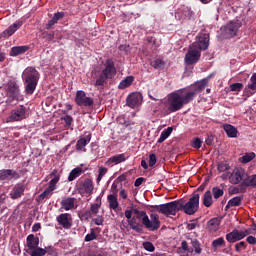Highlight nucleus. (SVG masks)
<instances>
[{
	"label": "nucleus",
	"instance_id": "79ce46f5",
	"mask_svg": "<svg viewBox=\"0 0 256 256\" xmlns=\"http://www.w3.org/2000/svg\"><path fill=\"white\" fill-rule=\"evenodd\" d=\"M213 249H217V247H225V238L219 237L212 241Z\"/></svg>",
	"mask_w": 256,
	"mask_h": 256
},
{
	"label": "nucleus",
	"instance_id": "c03bdc74",
	"mask_svg": "<svg viewBox=\"0 0 256 256\" xmlns=\"http://www.w3.org/2000/svg\"><path fill=\"white\" fill-rule=\"evenodd\" d=\"M234 233L236 235V242L241 241V239H245V237H247V235H249V231H247V230L239 231L237 229H234Z\"/></svg>",
	"mask_w": 256,
	"mask_h": 256
},
{
	"label": "nucleus",
	"instance_id": "4c0bfd02",
	"mask_svg": "<svg viewBox=\"0 0 256 256\" xmlns=\"http://www.w3.org/2000/svg\"><path fill=\"white\" fill-rule=\"evenodd\" d=\"M171 133H173V127H168L167 129L163 130L157 143H163L166 139L169 138V135H171Z\"/></svg>",
	"mask_w": 256,
	"mask_h": 256
},
{
	"label": "nucleus",
	"instance_id": "ea45409f",
	"mask_svg": "<svg viewBox=\"0 0 256 256\" xmlns=\"http://www.w3.org/2000/svg\"><path fill=\"white\" fill-rule=\"evenodd\" d=\"M256 154L255 152H250V153H245L241 158L240 161L244 164L246 163H251V161H253V159H255Z\"/></svg>",
	"mask_w": 256,
	"mask_h": 256
},
{
	"label": "nucleus",
	"instance_id": "f257e3e1",
	"mask_svg": "<svg viewBox=\"0 0 256 256\" xmlns=\"http://www.w3.org/2000/svg\"><path fill=\"white\" fill-rule=\"evenodd\" d=\"M213 75L215 74L208 75L206 78L202 79L200 82H196L189 88H183L170 93L167 100H160L163 113L171 115V113L181 111L185 105H189L199 93L205 91V87H207L209 79H211Z\"/></svg>",
	"mask_w": 256,
	"mask_h": 256
},
{
	"label": "nucleus",
	"instance_id": "052dcab7",
	"mask_svg": "<svg viewBox=\"0 0 256 256\" xmlns=\"http://www.w3.org/2000/svg\"><path fill=\"white\" fill-rule=\"evenodd\" d=\"M246 247H247V244H245V242H243V241H241L235 245V249H236L237 253H241V249H246Z\"/></svg>",
	"mask_w": 256,
	"mask_h": 256
},
{
	"label": "nucleus",
	"instance_id": "8fccbe9b",
	"mask_svg": "<svg viewBox=\"0 0 256 256\" xmlns=\"http://www.w3.org/2000/svg\"><path fill=\"white\" fill-rule=\"evenodd\" d=\"M95 239H97V234L95 233L94 229H91L90 233L85 236L84 241H86V243H89V241H95Z\"/></svg>",
	"mask_w": 256,
	"mask_h": 256
},
{
	"label": "nucleus",
	"instance_id": "6e6552de",
	"mask_svg": "<svg viewBox=\"0 0 256 256\" xmlns=\"http://www.w3.org/2000/svg\"><path fill=\"white\" fill-rule=\"evenodd\" d=\"M209 41V33L200 32L196 37V41L191 46L200 52L207 51L209 49Z\"/></svg>",
	"mask_w": 256,
	"mask_h": 256
},
{
	"label": "nucleus",
	"instance_id": "774afa93",
	"mask_svg": "<svg viewBox=\"0 0 256 256\" xmlns=\"http://www.w3.org/2000/svg\"><path fill=\"white\" fill-rule=\"evenodd\" d=\"M130 46L129 45H120L119 51H124V53H129Z\"/></svg>",
	"mask_w": 256,
	"mask_h": 256
},
{
	"label": "nucleus",
	"instance_id": "a18cd8bd",
	"mask_svg": "<svg viewBox=\"0 0 256 256\" xmlns=\"http://www.w3.org/2000/svg\"><path fill=\"white\" fill-rule=\"evenodd\" d=\"M31 256H45L47 255V250H43V248L36 247L32 249V252L30 253Z\"/></svg>",
	"mask_w": 256,
	"mask_h": 256
},
{
	"label": "nucleus",
	"instance_id": "6ab92c4d",
	"mask_svg": "<svg viewBox=\"0 0 256 256\" xmlns=\"http://www.w3.org/2000/svg\"><path fill=\"white\" fill-rule=\"evenodd\" d=\"M128 225L131 227L133 231H136V233H143V223L136 218L135 216L132 217V219L128 220Z\"/></svg>",
	"mask_w": 256,
	"mask_h": 256
},
{
	"label": "nucleus",
	"instance_id": "f8f14e48",
	"mask_svg": "<svg viewBox=\"0 0 256 256\" xmlns=\"http://www.w3.org/2000/svg\"><path fill=\"white\" fill-rule=\"evenodd\" d=\"M241 181H245V169L236 167L230 175L231 185H239Z\"/></svg>",
	"mask_w": 256,
	"mask_h": 256
},
{
	"label": "nucleus",
	"instance_id": "dca6fc26",
	"mask_svg": "<svg viewBox=\"0 0 256 256\" xmlns=\"http://www.w3.org/2000/svg\"><path fill=\"white\" fill-rule=\"evenodd\" d=\"M10 179H19V173L11 169L0 170V181H10Z\"/></svg>",
	"mask_w": 256,
	"mask_h": 256
},
{
	"label": "nucleus",
	"instance_id": "ddd939ff",
	"mask_svg": "<svg viewBox=\"0 0 256 256\" xmlns=\"http://www.w3.org/2000/svg\"><path fill=\"white\" fill-rule=\"evenodd\" d=\"M27 115V108L20 105L11 111L9 116L10 121H23Z\"/></svg>",
	"mask_w": 256,
	"mask_h": 256
},
{
	"label": "nucleus",
	"instance_id": "5fc2aeb1",
	"mask_svg": "<svg viewBox=\"0 0 256 256\" xmlns=\"http://www.w3.org/2000/svg\"><path fill=\"white\" fill-rule=\"evenodd\" d=\"M196 227H199V222H197V220H190L186 228L188 231H193Z\"/></svg>",
	"mask_w": 256,
	"mask_h": 256
},
{
	"label": "nucleus",
	"instance_id": "c85d7f7f",
	"mask_svg": "<svg viewBox=\"0 0 256 256\" xmlns=\"http://www.w3.org/2000/svg\"><path fill=\"white\" fill-rule=\"evenodd\" d=\"M65 17V12H57L53 15L52 19L46 24V29H51L53 25L59 21V19H63Z\"/></svg>",
	"mask_w": 256,
	"mask_h": 256
},
{
	"label": "nucleus",
	"instance_id": "0e129e2a",
	"mask_svg": "<svg viewBox=\"0 0 256 256\" xmlns=\"http://www.w3.org/2000/svg\"><path fill=\"white\" fill-rule=\"evenodd\" d=\"M221 179L223 181H227L229 179V183H231V172H226L221 175Z\"/></svg>",
	"mask_w": 256,
	"mask_h": 256
},
{
	"label": "nucleus",
	"instance_id": "e2e57ef3",
	"mask_svg": "<svg viewBox=\"0 0 256 256\" xmlns=\"http://www.w3.org/2000/svg\"><path fill=\"white\" fill-rule=\"evenodd\" d=\"M143 181H145V178L143 177L137 178L134 182V187H141V185L143 184Z\"/></svg>",
	"mask_w": 256,
	"mask_h": 256
},
{
	"label": "nucleus",
	"instance_id": "b1692460",
	"mask_svg": "<svg viewBox=\"0 0 256 256\" xmlns=\"http://www.w3.org/2000/svg\"><path fill=\"white\" fill-rule=\"evenodd\" d=\"M29 51V46H14L11 48L10 56L17 57L18 55H23Z\"/></svg>",
	"mask_w": 256,
	"mask_h": 256
},
{
	"label": "nucleus",
	"instance_id": "338daca9",
	"mask_svg": "<svg viewBox=\"0 0 256 256\" xmlns=\"http://www.w3.org/2000/svg\"><path fill=\"white\" fill-rule=\"evenodd\" d=\"M44 37H46L47 41H53L55 39V33H44Z\"/></svg>",
	"mask_w": 256,
	"mask_h": 256
},
{
	"label": "nucleus",
	"instance_id": "bf43d9fd",
	"mask_svg": "<svg viewBox=\"0 0 256 256\" xmlns=\"http://www.w3.org/2000/svg\"><path fill=\"white\" fill-rule=\"evenodd\" d=\"M157 163V156L155 154L149 155V167H154V165Z\"/></svg>",
	"mask_w": 256,
	"mask_h": 256
},
{
	"label": "nucleus",
	"instance_id": "69168bd1",
	"mask_svg": "<svg viewBox=\"0 0 256 256\" xmlns=\"http://www.w3.org/2000/svg\"><path fill=\"white\" fill-rule=\"evenodd\" d=\"M246 241L249 243V245H256V238L254 236H248Z\"/></svg>",
	"mask_w": 256,
	"mask_h": 256
},
{
	"label": "nucleus",
	"instance_id": "39448f33",
	"mask_svg": "<svg viewBox=\"0 0 256 256\" xmlns=\"http://www.w3.org/2000/svg\"><path fill=\"white\" fill-rule=\"evenodd\" d=\"M182 204L179 203V200L172 201L166 204L161 205H152L151 208L162 215H177V212L181 211Z\"/></svg>",
	"mask_w": 256,
	"mask_h": 256
},
{
	"label": "nucleus",
	"instance_id": "473e14b6",
	"mask_svg": "<svg viewBox=\"0 0 256 256\" xmlns=\"http://www.w3.org/2000/svg\"><path fill=\"white\" fill-rule=\"evenodd\" d=\"M151 67H153L154 69H157L158 71H163V69H165V61H163V59L158 58L153 60L150 63Z\"/></svg>",
	"mask_w": 256,
	"mask_h": 256
},
{
	"label": "nucleus",
	"instance_id": "58836bf2",
	"mask_svg": "<svg viewBox=\"0 0 256 256\" xmlns=\"http://www.w3.org/2000/svg\"><path fill=\"white\" fill-rule=\"evenodd\" d=\"M85 193H93V180L86 178L83 183Z\"/></svg>",
	"mask_w": 256,
	"mask_h": 256
},
{
	"label": "nucleus",
	"instance_id": "423d86ee",
	"mask_svg": "<svg viewBox=\"0 0 256 256\" xmlns=\"http://www.w3.org/2000/svg\"><path fill=\"white\" fill-rule=\"evenodd\" d=\"M181 211H184L186 215H195L199 211V194H194L189 201L185 204L183 200H179Z\"/></svg>",
	"mask_w": 256,
	"mask_h": 256
},
{
	"label": "nucleus",
	"instance_id": "c9c22d12",
	"mask_svg": "<svg viewBox=\"0 0 256 256\" xmlns=\"http://www.w3.org/2000/svg\"><path fill=\"white\" fill-rule=\"evenodd\" d=\"M178 251H179V253H181V251H184L185 254L183 256H187V255L193 253V248L189 247V244L185 240H183L181 242V247L178 248Z\"/></svg>",
	"mask_w": 256,
	"mask_h": 256
},
{
	"label": "nucleus",
	"instance_id": "393cba45",
	"mask_svg": "<svg viewBox=\"0 0 256 256\" xmlns=\"http://www.w3.org/2000/svg\"><path fill=\"white\" fill-rule=\"evenodd\" d=\"M223 129L226 135L232 139L236 138L237 134L239 133V131L235 128V126L231 124H224Z\"/></svg>",
	"mask_w": 256,
	"mask_h": 256
},
{
	"label": "nucleus",
	"instance_id": "a878e982",
	"mask_svg": "<svg viewBox=\"0 0 256 256\" xmlns=\"http://www.w3.org/2000/svg\"><path fill=\"white\" fill-rule=\"evenodd\" d=\"M209 231L215 233L219 231V225H221V218H212L207 223Z\"/></svg>",
	"mask_w": 256,
	"mask_h": 256
},
{
	"label": "nucleus",
	"instance_id": "a211bd4d",
	"mask_svg": "<svg viewBox=\"0 0 256 256\" xmlns=\"http://www.w3.org/2000/svg\"><path fill=\"white\" fill-rule=\"evenodd\" d=\"M141 94L132 93L127 97V105L131 107V109H135L139 103H141Z\"/></svg>",
	"mask_w": 256,
	"mask_h": 256
},
{
	"label": "nucleus",
	"instance_id": "13d9d810",
	"mask_svg": "<svg viewBox=\"0 0 256 256\" xmlns=\"http://www.w3.org/2000/svg\"><path fill=\"white\" fill-rule=\"evenodd\" d=\"M99 209H101V204H92L91 207H90V211L94 215H97V213H99Z\"/></svg>",
	"mask_w": 256,
	"mask_h": 256
},
{
	"label": "nucleus",
	"instance_id": "2f4dec72",
	"mask_svg": "<svg viewBox=\"0 0 256 256\" xmlns=\"http://www.w3.org/2000/svg\"><path fill=\"white\" fill-rule=\"evenodd\" d=\"M203 205H204L205 207H211V205H213V194L211 193L210 190H207V191L204 193Z\"/></svg>",
	"mask_w": 256,
	"mask_h": 256
},
{
	"label": "nucleus",
	"instance_id": "09e8293b",
	"mask_svg": "<svg viewBox=\"0 0 256 256\" xmlns=\"http://www.w3.org/2000/svg\"><path fill=\"white\" fill-rule=\"evenodd\" d=\"M107 168L106 167H100L98 170V177L96 179L97 183L101 182V179H103V177H105V175H107Z\"/></svg>",
	"mask_w": 256,
	"mask_h": 256
},
{
	"label": "nucleus",
	"instance_id": "4468645a",
	"mask_svg": "<svg viewBox=\"0 0 256 256\" xmlns=\"http://www.w3.org/2000/svg\"><path fill=\"white\" fill-rule=\"evenodd\" d=\"M23 26V21H16L14 24L10 25L6 30L0 33V39L5 37H11L15 32Z\"/></svg>",
	"mask_w": 256,
	"mask_h": 256
},
{
	"label": "nucleus",
	"instance_id": "a19ab883",
	"mask_svg": "<svg viewBox=\"0 0 256 256\" xmlns=\"http://www.w3.org/2000/svg\"><path fill=\"white\" fill-rule=\"evenodd\" d=\"M247 89H250V91H253V93H256V73H254L250 78V83L247 85Z\"/></svg>",
	"mask_w": 256,
	"mask_h": 256
},
{
	"label": "nucleus",
	"instance_id": "c756f323",
	"mask_svg": "<svg viewBox=\"0 0 256 256\" xmlns=\"http://www.w3.org/2000/svg\"><path fill=\"white\" fill-rule=\"evenodd\" d=\"M81 175H83V168L76 167L70 172L68 181H75V179H77V177H81Z\"/></svg>",
	"mask_w": 256,
	"mask_h": 256
},
{
	"label": "nucleus",
	"instance_id": "9d476101",
	"mask_svg": "<svg viewBox=\"0 0 256 256\" xmlns=\"http://www.w3.org/2000/svg\"><path fill=\"white\" fill-rule=\"evenodd\" d=\"M75 103L78 107H91L94 103L93 98L87 97L83 90H78L75 96Z\"/></svg>",
	"mask_w": 256,
	"mask_h": 256
},
{
	"label": "nucleus",
	"instance_id": "20e7f679",
	"mask_svg": "<svg viewBox=\"0 0 256 256\" xmlns=\"http://www.w3.org/2000/svg\"><path fill=\"white\" fill-rule=\"evenodd\" d=\"M24 81L26 83L25 91L28 95H33L37 84L39 83V71L33 67H28L23 72Z\"/></svg>",
	"mask_w": 256,
	"mask_h": 256
},
{
	"label": "nucleus",
	"instance_id": "7c9ffc66",
	"mask_svg": "<svg viewBox=\"0 0 256 256\" xmlns=\"http://www.w3.org/2000/svg\"><path fill=\"white\" fill-rule=\"evenodd\" d=\"M133 81H135V78L133 76H127L124 80L120 82L118 88L127 89V87H131V85H133Z\"/></svg>",
	"mask_w": 256,
	"mask_h": 256
},
{
	"label": "nucleus",
	"instance_id": "2eb2a0df",
	"mask_svg": "<svg viewBox=\"0 0 256 256\" xmlns=\"http://www.w3.org/2000/svg\"><path fill=\"white\" fill-rule=\"evenodd\" d=\"M57 223L63 227V229H71L72 219L71 214L63 213L56 217Z\"/></svg>",
	"mask_w": 256,
	"mask_h": 256
},
{
	"label": "nucleus",
	"instance_id": "680f3d73",
	"mask_svg": "<svg viewBox=\"0 0 256 256\" xmlns=\"http://www.w3.org/2000/svg\"><path fill=\"white\" fill-rule=\"evenodd\" d=\"M62 119L65 121L67 127H70V125L73 123V117L71 115H65L62 117Z\"/></svg>",
	"mask_w": 256,
	"mask_h": 256
},
{
	"label": "nucleus",
	"instance_id": "0eeeda50",
	"mask_svg": "<svg viewBox=\"0 0 256 256\" xmlns=\"http://www.w3.org/2000/svg\"><path fill=\"white\" fill-rule=\"evenodd\" d=\"M241 27V22L230 21L227 25L221 28V33L225 39H231L233 37H237V33L239 28Z\"/></svg>",
	"mask_w": 256,
	"mask_h": 256
},
{
	"label": "nucleus",
	"instance_id": "f704fd0d",
	"mask_svg": "<svg viewBox=\"0 0 256 256\" xmlns=\"http://www.w3.org/2000/svg\"><path fill=\"white\" fill-rule=\"evenodd\" d=\"M109 207L110 209H117L119 207V201L117 200V195L109 194L108 197Z\"/></svg>",
	"mask_w": 256,
	"mask_h": 256
},
{
	"label": "nucleus",
	"instance_id": "72a5a7b5",
	"mask_svg": "<svg viewBox=\"0 0 256 256\" xmlns=\"http://www.w3.org/2000/svg\"><path fill=\"white\" fill-rule=\"evenodd\" d=\"M241 185L244 187H256V174L245 178Z\"/></svg>",
	"mask_w": 256,
	"mask_h": 256
},
{
	"label": "nucleus",
	"instance_id": "6e6d98bb",
	"mask_svg": "<svg viewBox=\"0 0 256 256\" xmlns=\"http://www.w3.org/2000/svg\"><path fill=\"white\" fill-rule=\"evenodd\" d=\"M203 145V141L199 138H194L192 141V147L194 149H201V146Z\"/></svg>",
	"mask_w": 256,
	"mask_h": 256
},
{
	"label": "nucleus",
	"instance_id": "cd10ccee",
	"mask_svg": "<svg viewBox=\"0 0 256 256\" xmlns=\"http://www.w3.org/2000/svg\"><path fill=\"white\" fill-rule=\"evenodd\" d=\"M225 187H227V185H225V183H222L220 184V187L215 186L212 188V195L214 199H220V197H223V195H225V192L223 191Z\"/></svg>",
	"mask_w": 256,
	"mask_h": 256
},
{
	"label": "nucleus",
	"instance_id": "9b49d317",
	"mask_svg": "<svg viewBox=\"0 0 256 256\" xmlns=\"http://www.w3.org/2000/svg\"><path fill=\"white\" fill-rule=\"evenodd\" d=\"M199 59H201V52L195 47L190 46L184 58L186 65H195Z\"/></svg>",
	"mask_w": 256,
	"mask_h": 256
},
{
	"label": "nucleus",
	"instance_id": "603ef678",
	"mask_svg": "<svg viewBox=\"0 0 256 256\" xmlns=\"http://www.w3.org/2000/svg\"><path fill=\"white\" fill-rule=\"evenodd\" d=\"M230 91H235V92H239V91H243V83H233L230 85Z\"/></svg>",
	"mask_w": 256,
	"mask_h": 256
},
{
	"label": "nucleus",
	"instance_id": "4be33fe9",
	"mask_svg": "<svg viewBox=\"0 0 256 256\" xmlns=\"http://www.w3.org/2000/svg\"><path fill=\"white\" fill-rule=\"evenodd\" d=\"M125 161H127V157L125 156V154H118V155H114L111 156L106 164L107 165H119V163H125Z\"/></svg>",
	"mask_w": 256,
	"mask_h": 256
},
{
	"label": "nucleus",
	"instance_id": "f3484780",
	"mask_svg": "<svg viewBox=\"0 0 256 256\" xmlns=\"http://www.w3.org/2000/svg\"><path fill=\"white\" fill-rule=\"evenodd\" d=\"M25 193V184H16L10 192L11 199H19Z\"/></svg>",
	"mask_w": 256,
	"mask_h": 256
},
{
	"label": "nucleus",
	"instance_id": "7ed1b4c3",
	"mask_svg": "<svg viewBox=\"0 0 256 256\" xmlns=\"http://www.w3.org/2000/svg\"><path fill=\"white\" fill-rule=\"evenodd\" d=\"M117 75V68H115V62L109 58L104 63V69L101 71L99 77L96 80V87H104L109 79H114Z\"/></svg>",
	"mask_w": 256,
	"mask_h": 256
},
{
	"label": "nucleus",
	"instance_id": "1a4fd4ad",
	"mask_svg": "<svg viewBox=\"0 0 256 256\" xmlns=\"http://www.w3.org/2000/svg\"><path fill=\"white\" fill-rule=\"evenodd\" d=\"M7 95L12 101H21L23 100V96H21V90L19 89V84H17V81L10 80L7 83Z\"/></svg>",
	"mask_w": 256,
	"mask_h": 256
},
{
	"label": "nucleus",
	"instance_id": "37998d69",
	"mask_svg": "<svg viewBox=\"0 0 256 256\" xmlns=\"http://www.w3.org/2000/svg\"><path fill=\"white\" fill-rule=\"evenodd\" d=\"M53 189L49 188V186L39 195L40 201H43L44 199H49V196L52 195Z\"/></svg>",
	"mask_w": 256,
	"mask_h": 256
},
{
	"label": "nucleus",
	"instance_id": "aec40b11",
	"mask_svg": "<svg viewBox=\"0 0 256 256\" xmlns=\"http://www.w3.org/2000/svg\"><path fill=\"white\" fill-rule=\"evenodd\" d=\"M75 201H77L74 197H64L61 201V207L64 211H71V209H75Z\"/></svg>",
	"mask_w": 256,
	"mask_h": 256
},
{
	"label": "nucleus",
	"instance_id": "de8ad7c7",
	"mask_svg": "<svg viewBox=\"0 0 256 256\" xmlns=\"http://www.w3.org/2000/svg\"><path fill=\"white\" fill-rule=\"evenodd\" d=\"M229 169H231V166L225 162H220L217 167L219 173H225V171H229Z\"/></svg>",
	"mask_w": 256,
	"mask_h": 256
},
{
	"label": "nucleus",
	"instance_id": "e433bc0d",
	"mask_svg": "<svg viewBox=\"0 0 256 256\" xmlns=\"http://www.w3.org/2000/svg\"><path fill=\"white\" fill-rule=\"evenodd\" d=\"M241 201H243V197L241 196H236L230 199L226 205V209H229V207H239V205H241Z\"/></svg>",
	"mask_w": 256,
	"mask_h": 256
},
{
	"label": "nucleus",
	"instance_id": "f03ea898",
	"mask_svg": "<svg viewBox=\"0 0 256 256\" xmlns=\"http://www.w3.org/2000/svg\"><path fill=\"white\" fill-rule=\"evenodd\" d=\"M134 217L138 219L148 231H158L161 227V220H159L158 214L152 213L149 218L147 212L136 208L134 209Z\"/></svg>",
	"mask_w": 256,
	"mask_h": 256
},
{
	"label": "nucleus",
	"instance_id": "3c124183",
	"mask_svg": "<svg viewBox=\"0 0 256 256\" xmlns=\"http://www.w3.org/2000/svg\"><path fill=\"white\" fill-rule=\"evenodd\" d=\"M226 240L228 241V243H237V236L235 234V230L226 234Z\"/></svg>",
	"mask_w": 256,
	"mask_h": 256
},
{
	"label": "nucleus",
	"instance_id": "bb28decb",
	"mask_svg": "<svg viewBox=\"0 0 256 256\" xmlns=\"http://www.w3.org/2000/svg\"><path fill=\"white\" fill-rule=\"evenodd\" d=\"M90 141H91V135H88L86 138H80L76 143V150L86 151L85 147H87Z\"/></svg>",
	"mask_w": 256,
	"mask_h": 256
},
{
	"label": "nucleus",
	"instance_id": "412c9836",
	"mask_svg": "<svg viewBox=\"0 0 256 256\" xmlns=\"http://www.w3.org/2000/svg\"><path fill=\"white\" fill-rule=\"evenodd\" d=\"M26 245L30 251L39 247V237H35L33 234H29L26 238Z\"/></svg>",
	"mask_w": 256,
	"mask_h": 256
},
{
	"label": "nucleus",
	"instance_id": "49530a36",
	"mask_svg": "<svg viewBox=\"0 0 256 256\" xmlns=\"http://www.w3.org/2000/svg\"><path fill=\"white\" fill-rule=\"evenodd\" d=\"M191 241V245L194 248L195 253H197V255L201 254V244L199 243V240L197 239H190Z\"/></svg>",
	"mask_w": 256,
	"mask_h": 256
},
{
	"label": "nucleus",
	"instance_id": "5701e85b",
	"mask_svg": "<svg viewBox=\"0 0 256 256\" xmlns=\"http://www.w3.org/2000/svg\"><path fill=\"white\" fill-rule=\"evenodd\" d=\"M51 181L49 182V188L55 191L57 189V183H59V174H57V170L54 169L49 175Z\"/></svg>",
	"mask_w": 256,
	"mask_h": 256
},
{
	"label": "nucleus",
	"instance_id": "864d4df0",
	"mask_svg": "<svg viewBox=\"0 0 256 256\" xmlns=\"http://www.w3.org/2000/svg\"><path fill=\"white\" fill-rule=\"evenodd\" d=\"M142 246L145 249V251H149L150 253H153V251H155V246L153 245V243L149 241L143 242Z\"/></svg>",
	"mask_w": 256,
	"mask_h": 256
},
{
	"label": "nucleus",
	"instance_id": "4d7b16f0",
	"mask_svg": "<svg viewBox=\"0 0 256 256\" xmlns=\"http://www.w3.org/2000/svg\"><path fill=\"white\" fill-rule=\"evenodd\" d=\"M135 209L137 208H131L130 210H125L124 215L128 221H131L133 219V215H135Z\"/></svg>",
	"mask_w": 256,
	"mask_h": 256
}]
</instances>
